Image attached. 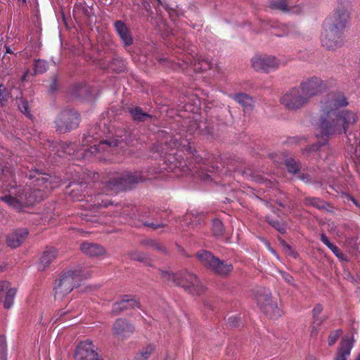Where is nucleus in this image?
<instances>
[{
	"label": "nucleus",
	"mask_w": 360,
	"mask_h": 360,
	"mask_svg": "<svg viewBox=\"0 0 360 360\" xmlns=\"http://www.w3.org/2000/svg\"><path fill=\"white\" fill-rule=\"evenodd\" d=\"M340 334H341L340 330H335V331L332 332L328 337V345H330V346L333 345L336 342L338 339L339 338Z\"/></svg>",
	"instance_id": "obj_40"
},
{
	"label": "nucleus",
	"mask_w": 360,
	"mask_h": 360,
	"mask_svg": "<svg viewBox=\"0 0 360 360\" xmlns=\"http://www.w3.org/2000/svg\"><path fill=\"white\" fill-rule=\"evenodd\" d=\"M57 250L53 248H50L45 250L40 257L37 268L39 271H44L56 259Z\"/></svg>",
	"instance_id": "obj_18"
},
{
	"label": "nucleus",
	"mask_w": 360,
	"mask_h": 360,
	"mask_svg": "<svg viewBox=\"0 0 360 360\" xmlns=\"http://www.w3.org/2000/svg\"><path fill=\"white\" fill-rule=\"evenodd\" d=\"M271 224V222H270ZM272 225L276 227L280 232L283 233L285 231V227L281 225L278 222H273Z\"/></svg>",
	"instance_id": "obj_47"
},
{
	"label": "nucleus",
	"mask_w": 360,
	"mask_h": 360,
	"mask_svg": "<svg viewBox=\"0 0 360 360\" xmlns=\"http://www.w3.org/2000/svg\"><path fill=\"white\" fill-rule=\"evenodd\" d=\"M134 332V327L127 321L117 319L113 324V333L118 338L129 337Z\"/></svg>",
	"instance_id": "obj_15"
},
{
	"label": "nucleus",
	"mask_w": 360,
	"mask_h": 360,
	"mask_svg": "<svg viewBox=\"0 0 360 360\" xmlns=\"http://www.w3.org/2000/svg\"><path fill=\"white\" fill-rule=\"evenodd\" d=\"M2 173H3V175H4V176H6L5 171H4V170H3V171H2Z\"/></svg>",
	"instance_id": "obj_60"
},
{
	"label": "nucleus",
	"mask_w": 360,
	"mask_h": 360,
	"mask_svg": "<svg viewBox=\"0 0 360 360\" xmlns=\"http://www.w3.org/2000/svg\"><path fill=\"white\" fill-rule=\"evenodd\" d=\"M77 187H79V188H81V187H82V185H77Z\"/></svg>",
	"instance_id": "obj_61"
},
{
	"label": "nucleus",
	"mask_w": 360,
	"mask_h": 360,
	"mask_svg": "<svg viewBox=\"0 0 360 360\" xmlns=\"http://www.w3.org/2000/svg\"><path fill=\"white\" fill-rule=\"evenodd\" d=\"M167 161L168 162V169L174 172H177L178 170L184 172L190 170L185 162L179 160L176 155L173 153L168 154Z\"/></svg>",
	"instance_id": "obj_17"
},
{
	"label": "nucleus",
	"mask_w": 360,
	"mask_h": 360,
	"mask_svg": "<svg viewBox=\"0 0 360 360\" xmlns=\"http://www.w3.org/2000/svg\"><path fill=\"white\" fill-rule=\"evenodd\" d=\"M250 64L255 71L269 73L278 69L281 61L273 55L257 53L251 58Z\"/></svg>",
	"instance_id": "obj_6"
},
{
	"label": "nucleus",
	"mask_w": 360,
	"mask_h": 360,
	"mask_svg": "<svg viewBox=\"0 0 360 360\" xmlns=\"http://www.w3.org/2000/svg\"><path fill=\"white\" fill-rule=\"evenodd\" d=\"M330 249L339 259L342 260L347 259V257L340 250L337 246L333 245Z\"/></svg>",
	"instance_id": "obj_43"
},
{
	"label": "nucleus",
	"mask_w": 360,
	"mask_h": 360,
	"mask_svg": "<svg viewBox=\"0 0 360 360\" xmlns=\"http://www.w3.org/2000/svg\"><path fill=\"white\" fill-rule=\"evenodd\" d=\"M0 359L6 360V340L3 335L0 336Z\"/></svg>",
	"instance_id": "obj_36"
},
{
	"label": "nucleus",
	"mask_w": 360,
	"mask_h": 360,
	"mask_svg": "<svg viewBox=\"0 0 360 360\" xmlns=\"http://www.w3.org/2000/svg\"><path fill=\"white\" fill-rule=\"evenodd\" d=\"M6 53H13V51L9 47H6Z\"/></svg>",
	"instance_id": "obj_55"
},
{
	"label": "nucleus",
	"mask_w": 360,
	"mask_h": 360,
	"mask_svg": "<svg viewBox=\"0 0 360 360\" xmlns=\"http://www.w3.org/2000/svg\"><path fill=\"white\" fill-rule=\"evenodd\" d=\"M143 180L139 172H124L118 174L113 180L110 181L108 186L116 191L128 189Z\"/></svg>",
	"instance_id": "obj_9"
},
{
	"label": "nucleus",
	"mask_w": 360,
	"mask_h": 360,
	"mask_svg": "<svg viewBox=\"0 0 360 360\" xmlns=\"http://www.w3.org/2000/svg\"><path fill=\"white\" fill-rule=\"evenodd\" d=\"M349 19L348 10L345 8H340L335 9L333 13L326 18L324 21H330L332 27L343 32Z\"/></svg>",
	"instance_id": "obj_13"
},
{
	"label": "nucleus",
	"mask_w": 360,
	"mask_h": 360,
	"mask_svg": "<svg viewBox=\"0 0 360 360\" xmlns=\"http://www.w3.org/2000/svg\"><path fill=\"white\" fill-rule=\"evenodd\" d=\"M71 196L72 197V198H74L75 200H82V199H80L79 198V196L77 195V193H76L75 190L71 192Z\"/></svg>",
	"instance_id": "obj_50"
},
{
	"label": "nucleus",
	"mask_w": 360,
	"mask_h": 360,
	"mask_svg": "<svg viewBox=\"0 0 360 360\" xmlns=\"http://www.w3.org/2000/svg\"><path fill=\"white\" fill-rule=\"evenodd\" d=\"M214 263L212 264V268L210 270L220 276H226L233 270V266L231 264L221 261L218 258L217 261H214Z\"/></svg>",
	"instance_id": "obj_21"
},
{
	"label": "nucleus",
	"mask_w": 360,
	"mask_h": 360,
	"mask_svg": "<svg viewBox=\"0 0 360 360\" xmlns=\"http://www.w3.org/2000/svg\"><path fill=\"white\" fill-rule=\"evenodd\" d=\"M256 300L261 310L270 319H277L282 315V310L277 302L272 300L269 290H262L257 294Z\"/></svg>",
	"instance_id": "obj_7"
},
{
	"label": "nucleus",
	"mask_w": 360,
	"mask_h": 360,
	"mask_svg": "<svg viewBox=\"0 0 360 360\" xmlns=\"http://www.w3.org/2000/svg\"><path fill=\"white\" fill-rule=\"evenodd\" d=\"M191 65L193 66V70L198 72L206 70L210 68V64L207 61H201L199 58L194 59Z\"/></svg>",
	"instance_id": "obj_33"
},
{
	"label": "nucleus",
	"mask_w": 360,
	"mask_h": 360,
	"mask_svg": "<svg viewBox=\"0 0 360 360\" xmlns=\"http://www.w3.org/2000/svg\"><path fill=\"white\" fill-rule=\"evenodd\" d=\"M62 148L64 150V152L69 155H71L74 150V145L72 143L70 145H65H65H63Z\"/></svg>",
	"instance_id": "obj_45"
},
{
	"label": "nucleus",
	"mask_w": 360,
	"mask_h": 360,
	"mask_svg": "<svg viewBox=\"0 0 360 360\" xmlns=\"http://www.w3.org/2000/svg\"><path fill=\"white\" fill-rule=\"evenodd\" d=\"M353 347V338L351 336L347 335L343 338L340 342V347L337 353L336 356H341L345 360H347V357L350 354L351 349Z\"/></svg>",
	"instance_id": "obj_22"
},
{
	"label": "nucleus",
	"mask_w": 360,
	"mask_h": 360,
	"mask_svg": "<svg viewBox=\"0 0 360 360\" xmlns=\"http://www.w3.org/2000/svg\"><path fill=\"white\" fill-rule=\"evenodd\" d=\"M178 64L179 65L180 68L182 69V70H185L186 69V66H188L187 63H184V62L183 64L179 63Z\"/></svg>",
	"instance_id": "obj_54"
},
{
	"label": "nucleus",
	"mask_w": 360,
	"mask_h": 360,
	"mask_svg": "<svg viewBox=\"0 0 360 360\" xmlns=\"http://www.w3.org/2000/svg\"><path fill=\"white\" fill-rule=\"evenodd\" d=\"M16 103L18 105L20 110L27 116H30L27 101L23 100L22 98H20L16 100Z\"/></svg>",
	"instance_id": "obj_38"
},
{
	"label": "nucleus",
	"mask_w": 360,
	"mask_h": 360,
	"mask_svg": "<svg viewBox=\"0 0 360 360\" xmlns=\"http://www.w3.org/2000/svg\"><path fill=\"white\" fill-rule=\"evenodd\" d=\"M313 204L319 208L323 207V202L319 200V199H315L314 202Z\"/></svg>",
	"instance_id": "obj_48"
},
{
	"label": "nucleus",
	"mask_w": 360,
	"mask_h": 360,
	"mask_svg": "<svg viewBox=\"0 0 360 360\" xmlns=\"http://www.w3.org/2000/svg\"><path fill=\"white\" fill-rule=\"evenodd\" d=\"M212 229L215 236H220L224 231L222 222L219 219H214L212 221Z\"/></svg>",
	"instance_id": "obj_35"
},
{
	"label": "nucleus",
	"mask_w": 360,
	"mask_h": 360,
	"mask_svg": "<svg viewBox=\"0 0 360 360\" xmlns=\"http://www.w3.org/2000/svg\"><path fill=\"white\" fill-rule=\"evenodd\" d=\"M347 103L346 98L341 93H332L328 95L320 120L321 136L329 137L334 134L345 133L347 128L355 123L356 115L354 113L338 110V108L345 106Z\"/></svg>",
	"instance_id": "obj_1"
},
{
	"label": "nucleus",
	"mask_w": 360,
	"mask_h": 360,
	"mask_svg": "<svg viewBox=\"0 0 360 360\" xmlns=\"http://www.w3.org/2000/svg\"><path fill=\"white\" fill-rule=\"evenodd\" d=\"M299 87L309 101L311 97L321 93L326 89V84L320 78L314 77L303 80Z\"/></svg>",
	"instance_id": "obj_11"
},
{
	"label": "nucleus",
	"mask_w": 360,
	"mask_h": 360,
	"mask_svg": "<svg viewBox=\"0 0 360 360\" xmlns=\"http://www.w3.org/2000/svg\"><path fill=\"white\" fill-rule=\"evenodd\" d=\"M8 192V195L2 197L1 199L16 210H20L22 206L31 205L41 199L37 198L35 191L28 195L27 190L20 188H11Z\"/></svg>",
	"instance_id": "obj_5"
},
{
	"label": "nucleus",
	"mask_w": 360,
	"mask_h": 360,
	"mask_svg": "<svg viewBox=\"0 0 360 360\" xmlns=\"http://www.w3.org/2000/svg\"><path fill=\"white\" fill-rule=\"evenodd\" d=\"M234 99L245 108L248 109L252 105L253 101L248 95L243 93L236 94Z\"/></svg>",
	"instance_id": "obj_29"
},
{
	"label": "nucleus",
	"mask_w": 360,
	"mask_h": 360,
	"mask_svg": "<svg viewBox=\"0 0 360 360\" xmlns=\"http://www.w3.org/2000/svg\"><path fill=\"white\" fill-rule=\"evenodd\" d=\"M103 197V196L101 195L91 197L90 202L83 205L82 207L89 210H94L96 207H106L108 204L106 202H104Z\"/></svg>",
	"instance_id": "obj_26"
},
{
	"label": "nucleus",
	"mask_w": 360,
	"mask_h": 360,
	"mask_svg": "<svg viewBox=\"0 0 360 360\" xmlns=\"http://www.w3.org/2000/svg\"><path fill=\"white\" fill-rule=\"evenodd\" d=\"M148 226L152 227L153 229H158L161 226L160 224H155L153 223L147 224Z\"/></svg>",
	"instance_id": "obj_52"
},
{
	"label": "nucleus",
	"mask_w": 360,
	"mask_h": 360,
	"mask_svg": "<svg viewBox=\"0 0 360 360\" xmlns=\"http://www.w3.org/2000/svg\"><path fill=\"white\" fill-rule=\"evenodd\" d=\"M115 27L118 35L125 46H129L132 44V38L131 34L124 22L122 21L115 22Z\"/></svg>",
	"instance_id": "obj_20"
},
{
	"label": "nucleus",
	"mask_w": 360,
	"mask_h": 360,
	"mask_svg": "<svg viewBox=\"0 0 360 360\" xmlns=\"http://www.w3.org/2000/svg\"><path fill=\"white\" fill-rule=\"evenodd\" d=\"M128 306L131 307H138L139 302L134 299H123L121 302L115 303L114 304L112 311L117 313L122 310L124 308H127Z\"/></svg>",
	"instance_id": "obj_28"
},
{
	"label": "nucleus",
	"mask_w": 360,
	"mask_h": 360,
	"mask_svg": "<svg viewBox=\"0 0 360 360\" xmlns=\"http://www.w3.org/2000/svg\"><path fill=\"white\" fill-rule=\"evenodd\" d=\"M4 180H2V183H1V184H0V186H4Z\"/></svg>",
	"instance_id": "obj_58"
},
{
	"label": "nucleus",
	"mask_w": 360,
	"mask_h": 360,
	"mask_svg": "<svg viewBox=\"0 0 360 360\" xmlns=\"http://www.w3.org/2000/svg\"><path fill=\"white\" fill-rule=\"evenodd\" d=\"M321 46L328 50H335L344 44L343 32L331 27L330 21H323L320 34Z\"/></svg>",
	"instance_id": "obj_4"
},
{
	"label": "nucleus",
	"mask_w": 360,
	"mask_h": 360,
	"mask_svg": "<svg viewBox=\"0 0 360 360\" xmlns=\"http://www.w3.org/2000/svg\"><path fill=\"white\" fill-rule=\"evenodd\" d=\"M321 240L328 248H330L332 247V245H333V243H331L330 242L328 238L324 234L321 235Z\"/></svg>",
	"instance_id": "obj_46"
},
{
	"label": "nucleus",
	"mask_w": 360,
	"mask_h": 360,
	"mask_svg": "<svg viewBox=\"0 0 360 360\" xmlns=\"http://www.w3.org/2000/svg\"><path fill=\"white\" fill-rule=\"evenodd\" d=\"M47 70V64L44 60H37L34 65V72L36 74L44 73Z\"/></svg>",
	"instance_id": "obj_37"
},
{
	"label": "nucleus",
	"mask_w": 360,
	"mask_h": 360,
	"mask_svg": "<svg viewBox=\"0 0 360 360\" xmlns=\"http://www.w3.org/2000/svg\"><path fill=\"white\" fill-rule=\"evenodd\" d=\"M235 321H236V319L230 318L229 319V324L233 326H236V323H235Z\"/></svg>",
	"instance_id": "obj_53"
},
{
	"label": "nucleus",
	"mask_w": 360,
	"mask_h": 360,
	"mask_svg": "<svg viewBox=\"0 0 360 360\" xmlns=\"http://www.w3.org/2000/svg\"><path fill=\"white\" fill-rule=\"evenodd\" d=\"M154 346L152 345H148L146 347L143 348L142 350L139 352V354L136 356L137 360H146L148 359L152 352L154 351Z\"/></svg>",
	"instance_id": "obj_31"
},
{
	"label": "nucleus",
	"mask_w": 360,
	"mask_h": 360,
	"mask_svg": "<svg viewBox=\"0 0 360 360\" xmlns=\"http://www.w3.org/2000/svg\"><path fill=\"white\" fill-rule=\"evenodd\" d=\"M15 295V290L13 288L8 289L6 292V297L4 301V307L9 309L13 303V298Z\"/></svg>",
	"instance_id": "obj_32"
},
{
	"label": "nucleus",
	"mask_w": 360,
	"mask_h": 360,
	"mask_svg": "<svg viewBox=\"0 0 360 360\" xmlns=\"http://www.w3.org/2000/svg\"><path fill=\"white\" fill-rule=\"evenodd\" d=\"M178 138L175 137L174 139H170L169 142L168 141L165 143L166 147L169 148H175V147H181L182 150H186L189 154H193L191 146H190V143L187 139H183L180 143H178Z\"/></svg>",
	"instance_id": "obj_24"
},
{
	"label": "nucleus",
	"mask_w": 360,
	"mask_h": 360,
	"mask_svg": "<svg viewBox=\"0 0 360 360\" xmlns=\"http://www.w3.org/2000/svg\"><path fill=\"white\" fill-rule=\"evenodd\" d=\"M117 141H100L99 144L94 143V146H91L89 149V153L96 155L100 150H106L107 148H110L111 146H117Z\"/></svg>",
	"instance_id": "obj_27"
},
{
	"label": "nucleus",
	"mask_w": 360,
	"mask_h": 360,
	"mask_svg": "<svg viewBox=\"0 0 360 360\" xmlns=\"http://www.w3.org/2000/svg\"><path fill=\"white\" fill-rule=\"evenodd\" d=\"M35 178V184L37 186L43 187L44 188L52 189L58 186V179L49 176L48 174H40L38 172H35L34 174L30 175V179Z\"/></svg>",
	"instance_id": "obj_14"
},
{
	"label": "nucleus",
	"mask_w": 360,
	"mask_h": 360,
	"mask_svg": "<svg viewBox=\"0 0 360 360\" xmlns=\"http://www.w3.org/2000/svg\"><path fill=\"white\" fill-rule=\"evenodd\" d=\"M269 6L274 9L286 11L288 8V3L286 0H271L269 3Z\"/></svg>",
	"instance_id": "obj_34"
},
{
	"label": "nucleus",
	"mask_w": 360,
	"mask_h": 360,
	"mask_svg": "<svg viewBox=\"0 0 360 360\" xmlns=\"http://www.w3.org/2000/svg\"><path fill=\"white\" fill-rule=\"evenodd\" d=\"M9 92L6 89L3 85H0V103L4 105L9 97Z\"/></svg>",
	"instance_id": "obj_41"
},
{
	"label": "nucleus",
	"mask_w": 360,
	"mask_h": 360,
	"mask_svg": "<svg viewBox=\"0 0 360 360\" xmlns=\"http://www.w3.org/2000/svg\"><path fill=\"white\" fill-rule=\"evenodd\" d=\"M130 113L134 120L136 121H145L150 117L148 114L143 112L142 110L138 107L131 109Z\"/></svg>",
	"instance_id": "obj_30"
},
{
	"label": "nucleus",
	"mask_w": 360,
	"mask_h": 360,
	"mask_svg": "<svg viewBox=\"0 0 360 360\" xmlns=\"http://www.w3.org/2000/svg\"><path fill=\"white\" fill-rule=\"evenodd\" d=\"M323 311V307L321 304H317L313 309L314 322L311 326V335H316L319 330V327L322 321V319L319 318V315Z\"/></svg>",
	"instance_id": "obj_25"
},
{
	"label": "nucleus",
	"mask_w": 360,
	"mask_h": 360,
	"mask_svg": "<svg viewBox=\"0 0 360 360\" xmlns=\"http://www.w3.org/2000/svg\"><path fill=\"white\" fill-rule=\"evenodd\" d=\"M308 101L300 87L290 89L280 99L281 103L289 110L299 109Z\"/></svg>",
	"instance_id": "obj_8"
},
{
	"label": "nucleus",
	"mask_w": 360,
	"mask_h": 360,
	"mask_svg": "<svg viewBox=\"0 0 360 360\" xmlns=\"http://www.w3.org/2000/svg\"><path fill=\"white\" fill-rule=\"evenodd\" d=\"M2 60H3V62H4V63H5V60H7V59H6V56H4L3 59H2Z\"/></svg>",
	"instance_id": "obj_57"
},
{
	"label": "nucleus",
	"mask_w": 360,
	"mask_h": 360,
	"mask_svg": "<svg viewBox=\"0 0 360 360\" xmlns=\"http://www.w3.org/2000/svg\"><path fill=\"white\" fill-rule=\"evenodd\" d=\"M75 360H100L96 346L89 340L81 342L75 353Z\"/></svg>",
	"instance_id": "obj_12"
},
{
	"label": "nucleus",
	"mask_w": 360,
	"mask_h": 360,
	"mask_svg": "<svg viewBox=\"0 0 360 360\" xmlns=\"http://www.w3.org/2000/svg\"><path fill=\"white\" fill-rule=\"evenodd\" d=\"M90 136L85 137L84 140L83 141L84 145H88L89 143L91 142V140H90Z\"/></svg>",
	"instance_id": "obj_51"
},
{
	"label": "nucleus",
	"mask_w": 360,
	"mask_h": 360,
	"mask_svg": "<svg viewBox=\"0 0 360 360\" xmlns=\"http://www.w3.org/2000/svg\"><path fill=\"white\" fill-rule=\"evenodd\" d=\"M79 115L76 111L65 110L56 120L57 129L65 132L76 128L79 125Z\"/></svg>",
	"instance_id": "obj_10"
},
{
	"label": "nucleus",
	"mask_w": 360,
	"mask_h": 360,
	"mask_svg": "<svg viewBox=\"0 0 360 360\" xmlns=\"http://www.w3.org/2000/svg\"><path fill=\"white\" fill-rule=\"evenodd\" d=\"M127 256L130 259L138 260V261H143V259H145V255L143 253L137 252V251H131L127 253Z\"/></svg>",
	"instance_id": "obj_39"
},
{
	"label": "nucleus",
	"mask_w": 360,
	"mask_h": 360,
	"mask_svg": "<svg viewBox=\"0 0 360 360\" xmlns=\"http://www.w3.org/2000/svg\"><path fill=\"white\" fill-rule=\"evenodd\" d=\"M28 72H25V75L22 76V80H25L26 77H27Z\"/></svg>",
	"instance_id": "obj_56"
},
{
	"label": "nucleus",
	"mask_w": 360,
	"mask_h": 360,
	"mask_svg": "<svg viewBox=\"0 0 360 360\" xmlns=\"http://www.w3.org/2000/svg\"><path fill=\"white\" fill-rule=\"evenodd\" d=\"M196 257L201 264L209 269L212 268V264L214 263V261H217V259L212 253L204 250L198 251L196 253Z\"/></svg>",
	"instance_id": "obj_23"
},
{
	"label": "nucleus",
	"mask_w": 360,
	"mask_h": 360,
	"mask_svg": "<svg viewBox=\"0 0 360 360\" xmlns=\"http://www.w3.org/2000/svg\"><path fill=\"white\" fill-rule=\"evenodd\" d=\"M81 277H83V275L81 269L79 268L64 272L60 278L55 282L53 288L55 297L61 299L68 295Z\"/></svg>",
	"instance_id": "obj_3"
},
{
	"label": "nucleus",
	"mask_w": 360,
	"mask_h": 360,
	"mask_svg": "<svg viewBox=\"0 0 360 360\" xmlns=\"http://www.w3.org/2000/svg\"><path fill=\"white\" fill-rule=\"evenodd\" d=\"M356 360H360V354H359V355L358 356V357L356 358Z\"/></svg>",
	"instance_id": "obj_59"
},
{
	"label": "nucleus",
	"mask_w": 360,
	"mask_h": 360,
	"mask_svg": "<svg viewBox=\"0 0 360 360\" xmlns=\"http://www.w3.org/2000/svg\"><path fill=\"white\" fill-rule=\"evenodd\" d=\"M286 167L291 173H295L298 170V166L293 160H288L286 162Z\"/></svg>",
	"instance_id": "obj_42"
},
{
	"label": "nucleus",
	"mask_w": 360,
	"mask_h": 360,
	"mask_svg": "<svg viewBox=\"0 0 360 360\" xmlns=\"http://www.w3.org/2000/svg\"><path fill=\"white\" fill-rule=\"evenodd\" d=\"M22 1L23 3H25V2H26V0H22Z\"/></svg>",
	"instance_id": "obj_62"
},
{
	"label": "nucleus",
	"mask_w": 360,
	"mask_h": 360,
	"mask_svg": "<svg viewBox=\"0 0 360 360\" xmlns=\"http://www.w3.org/2000/svg\"><path fill=\"white\" fill-rule=\"evenodd\" d=\"M27 233V231L25 229L10 233L6 238L8 245L13 248L20 246L26 238Z\"/></svg>",
	"instance_id": "obj_16"
},
{
	"label": "nucleus",
	"mask_w": 360,
	"mask_h": 360,
	"mask_svg": "<svg viewBox=\"0 0 360 360\" xmlns=\"http://www.w3.org/2000/svg\"><path fill=\"white\" fill-rule=\"evenodd\" d=\"M80 249L82 252L91 257H98L105 253V249L100 245L91 243H83Z\"/></svg>",
	"instance_id": "obj_19"
},
{
	"label": "nucleus",
	"mask_w": 360,
	"mask_h": 360,
	"mask_svg": "<svg viewBox=\"0 0 360 360\" xmlns=\"http://www.w3.org/2000/svg\"><path fill=\"white\" fill-rule=\"evenodd\" d=\"M161 276L168 281H174L193 295L200 294L205 289L198 278L195 275L188 272L172 274L168 271H162Z\"/></svg>",
	"instance_id": "obj_2"
},
{
	"label": "nucleus",
	"mask_w": 360,
	"mask_h": 360,
	"mask_svg": "<svg viewBox=\"0 0 360 360\" xmlns=\"http://www.w3.org/2000/svg\"><path fill=\"white\" fill-rule=\"evenodd\" d=\"M359 150H360V143H359Z\"/></svg>",
	"instance_id": "obj_63"
},
{
	"label": "nucleus",
	"mask_w": 360,
	"mask_h": 360,
	"mask_svg": "<svg viewBox=\"0 0 360 360\" xmlns=\"http://www.w3.org/2000/svg\"><path fill=\"white\" fill-rule=\"evenodd\" d=\"M9 283L6 281H0V299H1V293L8 289Z\"/></svg>",
	"instance_id": "obj_44"
},
{
	"label": "nucleus",
	"mask_w": 360,
	"mask_h": 360,
	"mask_svg": "<svg viewBox=\"0 0 360 360\" xmlns=\"http://www.w3.org/2000/svg\"><path fill=\"white\" fill-rule=\"evenodd\" d=\"M283 277L288 283L292 282V277L288 274H283Z\"/></svg>",
	"instance_id": "obj_49"
}]
</instances>
